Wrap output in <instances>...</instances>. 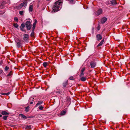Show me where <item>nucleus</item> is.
Here are the masks:
<instances>
[{
    "instance_id": "5701e85b",
    "label": "nucleus",
    "mask_w": 130,
    "mask_h": 130,
    "mask_svg": "<svg viewBox=\"0 0 130 130\" xmlns=\"http://www.w3.org/2000/svg\"><path fill=\"white\" fill-rule=\"evenodd\" d=\"M34 22L33 25V26H36V25L37 22V20H36V19H35L34 20Z\"/></svg>"
},
{
    "instance_id": "c9c22d12",
    "label": "nucleus",
    "mask_w": 130,
    "mask_h": 130,
    "mask_svg": "<svg viewBox=\"0 0 130 130\" xmlns=\"http://www.w3.org/2000/svg\"><path fill=\"white\" fill-rule=\"evenodd\" d=\"M34 31H32V32H31V34L30 35V36L31 37H34Z\"/></svg>"
},
{
    "instance_id": "4be33fe9",
    "label": "nucleus",
    "mask_w": 130,
    "mask_h": 130,
    "mask_svg": "<svg viewBox=\"0 0 130 130\" xmlns=\"http://www.w3.org/2000/svg\"><path fill=\"white\" fill-rule=\"evenodd\" d=\"M69 2L70 4H73L74 3V0H69Z\"/></svg>"
},
{
    "instance_id": "423d86ee",
    "label": "nucleus",
    "mask_w": 130,
    "mask_h": 130,
    "mask_svg": "<svg viewBox=\"0 0 130 130\" xmlns=\"http://www.w3.org/2000/svg\"><path fill=\"white\" fill-rule=\"evenodd\" d=\"M28 35L27 34H25L24 35V40L25 41H27L28 39Z\"/></svg>"
},
{
    "instance_id": "37998d69",
    "label": "nucleus",
    "mask_w": 130,
    "mask_h": 130,
    "mask_svg": "<svg viewBox=\"0 0 130 130\" xmlns=\"http://www.w3.org/2000/svg\"><path fill=\"white\" fill-rule=\"evenodd\" d=\"M3 72V71L2 70H0V74L2 73Z\"/></svg>"
},
{
    "instance_id": "58836bf2",
    "label": "nucleus",
    "mask_w": 130,
    "mask_h": 130,
    "mask_svg": "<svg viewBox=\"0 0 130 130\" xmlns=\"http://www.w3.org/2000/svg\"><path fill=\"white\" fill-rule=\"evenodd\" d=\"M10 94V93L9 92H8V93H4V95H6L8 94Z\"/></svg>"
},
{
    "instance_id": "412c9836",
    "label": "nucleus",
    "mask_w": 130,
    "mask_h": 130,
    "mask_svg": "<svg viewBox=\"0 0 130 130\" xmlns=\"http://www.w3.org/2000/svg\"><path fill=\"white\" fill-rule=\"evenodd\" d=\"M75 76H71L70 77L69 79L70 80H74L75 78Z\"/></svg>"
},
{
    "instance_id": "79ce46f5",
    "label": "nucleus",
    "mask_w": 130,
    "mask_h": 130,
    "mask_svg": "<svg viewBox=\"0 0 130 130\" xmlns=\"http://www.w3.org/2000/svg\"><path fill=\"white\" fill-rule=\"evenodd\" d=\"M100 26H98L97 28V29H98V30H100Z\"/></svg>"
},
{
    "instance_id": "9b49d317",
    "label": "nucleus",
    "mask_w": 130,
    "mask_h": 130,
    "mask_svg": "<svg viewBox=\"0 0 130 130\" xmlns=\"http://www.w3.org/2000/svg\"><path fill=\"white\" fill-rule=\"evenodd\" d=\"M2 114L3 115L8 116L9 115V113L5 111H3L1 112Z\"/></svg>"
},
{
    "instance_id": "393cba45",
    "label": "nucleus",
    "mask_w": 130,
    "mask_h": 130,
    "mask_svg": "<svg viewBox=\"0 0 130 130\" xmlns=\"http://www.w3.org/2000/svg\"><path fill=\"white\" fill-rule=\"evenodd\" d=\"M12 74V71H10L8 74L7 75V76H10Z\"/></svg>"
},
{
    "instance_id": "2f4dec72",
    "label": "nucleus",
    "mask_w": 130,
    "mask_h": 130,
    "mask_svg": "<svg viewBox=\"0 0 130 130\" xmlns=\"http://www.w3.org/2000/svg\"><path fill=\"white\" fill-rule=\"evenodd\" d=\"M29 101H34V98H30L29 99Z\"/></svg>"
},
{
    "instance_id": "f03ea898",
    "label": "nucleus",
    "mask_w": 130,
    "mask_h": 130,
    "mask_svg": "<svg viewBox=\"0 0 130 130\" xmlns=\"http://www.w3.org/2000/svg\"><path fill=\"white\" fill-rule=\"evenodd\" d=\"M28 21L26 23V26L28 30H30L31 28V22L32 21Z\"/></svg>"
},
{
    "instance_id": "a878e982",
    "label": "nucleus",
    "mask_w": 130,
    "mask_h": 130,
    "mask_svg": "<svg viewBox=\"0 0 130 130\" xmlns=\"http://www.w3.org/2000/svg\"><path fill=\"white\" fill-rule=\"evenodd\" d=\"M66 110L65 111H62L61 112V114L64 115H65V114L66 113Z\"/></svg>"
},
{
    "instance_id": "473e14b6",
    "label": "nucleus",
    "mask_w": 130,
    "mask_h": 130,
    "mask_svg": "<svg viewBox=\"0 0 130 130\" xmlns=\"http://www.w3.org/2000/svg\"><path fill=\"white\" fill-rule=\"evenodd\" d=\"M29 108L28 106V107H26L25 108V111L26 112L28 111H29Z\"/></svg>"
},
{
    "instance_id": "de8ad7c7",
    "label": "nucleus",
    "mask_w": 130,
    "mask_h": 130,
    "mask_svg": "<svg viewBox=\"0 0 130 130\" xmlns=\"http://www.w3.org/2000/svg\"><path fill=\"white\" fill-rule=\"evenodd\" d=\"M24 1H27V0H24Z\"/></svg>"
},
{
    "instance_id": "4468645a",
    "label": "nucleus",
    "mask_w": 130,
    "mask_h": 130,
    "mask_svg": "<svg viewBox=\"0 0 130 130\" xmlns=\"http://www.w3.org/2000/svg\"><path fill=\"white\" fill-rule=\"evenodd\" d=\"M80 77V80L83 82H85V81L87 79V77L86 76H82Z\"/></svg>"
},
{
    "instance_id": "ea45409f",
    "label": "nucleus",
    "mask_w": 130,
    "mask_h": 130,
    "mask_svg": "<svg viewBox=\"0 0 130 130\" xmlns=\"http://www.w3.org/2000/svg\"><path fill=\"white\" fill-rule=\"evenodd\" d=\"M55 92L57 93H60V91L59 90H57L55 91Z\"/></svg>"
},
{
    "instance_id": "c03bdc74",
    "label": "nucleus",
    "mask_w": 130,
    "mask_h": 130,
    "mask_svg": "<svg viewBox=\"0 0 130 130\" xmlns=\"http://www.w3.org/2000/svg\"><path fill=\"white\" fill-rule=\"evenodd\" d=\"M0 94L2 95H4V93H1Z\"/></svg>"
},
{
    "instance_id": "bb28decb",
    "label": "nucleus",
    "mask_w": 130,
    "mask_h": 130,
    "mask_svg": "<svg viewBox=\"0 0 130 130\" xmlns=\"http://www.w3.org/2000/svg\"><path fill=\"white\" fill-rule=\"evenodd\" d=\"M14 26L16 28H17L19 27V25L17 23H14L13 24Z\"/></svg>"
},
{
    "instance_id": "cd10ccee",
    "label": "nucleus",
    "mask_w": 130,
    "mask_h": 130,
    "mask_svg": "<svg viewBox=\"0 0 130 130\" xmlns=\"http://www.w3.org/2000/svg\"><path fill=\"white\" fill-rule=\"evenodd\" d=\"M43 66L45 67H46L47 65V63L46 62H44L43 64Z\"/></svg>"
},
{
    "instance_id": "72a5a7b5",
    "label": "nucleus",
    "mask_w": 130,
    "mask_h": 130,
    "mask_svg": "<svg viewBox=\"0 0 130 130\" xmlns=\"http://www.w3.org/2000/svg\"><path fill=\"white\" fill-rule=\"evenodd\" d=\"M24 11H21L19 12V14L20 15H22L23 14Z\"/></svg>"
},
{
    "instance_id": "6e6552de",
    "label": "nucleus",
    "mask_w": 130,
    "mask_h": 130,
    "mask_svg": "<svg viewBox=\"0 0 130 130\" xmlns=\"http://www.w3.org/2000/svg\"><path fill=\"white\" fill-rule=\"evenodd\" d=\"M102 10L101 9H98L96 12V14L97 15H99L102 13Z\"/></svg>"
},
{
    "instance_id": "dca6fc26",
    "label": "nucleus",
    "mask_w": 130,
    "mask_h": 130,
    "mask_svg": "<svg viewBox=\"0 0 130 130\" xmlns=\"http://www.w3.org/2000/svg\"><path fill=\"white\" fill-rule=\"evenodd\" d=\"M104 39H103L102 40V41L98 45L97 47H98L99 46L102 45L104 42Z\"/></svg>"
},
{
    "instance_id": "a19ab883",
    "label": "nucleus",
    "mask_w": 130,
    "mask_h": 130,
    "mask_svg": "<svg viewBox=\"0 0 130 130\" xmlns=\"http://www.w3.org/2000/svg\"><path fill=\"white\" fill-rule=\"evenodd\" d=\"M35 26H33V27H32V31H34V30L35 28Z\"/></svg>"
},
{
    "instance_id": "7c9ffc66",
    "label": "nucleus",
    "mask_w": 130,
    "mask_h": 130,
    "mask_svg": "<svg viewBox=\"0 0 130 130\" xmlns=\"http://www.w3.org/2000/svg\"><path fill=\"white\" fill-rule=\"evenodd\" d=\"M9 67L7 66L5 67V70L6 71H7L9 69Z\"/></svg>"
},
{
    "instance_id": "a211bd4d",
    "label": "nucleus",
    "mask_w": 130,
    "mask_h": 130,
    "mask_svg": "<svg viewBox=\"0 0 130 130\" xmlns=\"http://www.w3.org/2000/svg\"><path fill=\"white\" fill-rule=\"evenodd\" d=\"M20 116H21L22 118L24 119H26L27 118V117L24 115L22 114H20L19 115Z\"/></svg>"
},
{
    "instance_id": "aec40b11",
    "label": "nucleus",
    "mask_w": 130,
    "mask_h": 130,
    "mask_svg": "<svg viewBox=\"0 0 130 130\" xmlns=\"http://www.w3.org/2000/svg\"><path fill=\"white\" fill-rule=\"evenodd\" d=\"M68 84V82L67 81H65L63 83V86L64 87H65Z\"/></svg>"
},
{
    "instance_id": "f704fd0d",
    "label": "nucleus",
    "mask_w": 130,
    "mask_h": 130,
    "mask_svg": "<svg viewBox=\"0 0 130 130\" xmlns=\"http://www.w3.org/2000/svg\"><path fill=\"white\" fill-rule=\"evenodd\" d=\"M21 28H24L25 27V25L24 23H22L21 25Z\"/></svg>"
},
{
    "instance_id": "4c0bfd02",
    "label": "nucleus",
    "mask_w": 130,
    "mask_h": 130,
    "mask_svg": "<svg viewBox=\"0 0 130 130\" xmlns=\"http://www.w3.org/2000/svg\"><path fill=\"white\" fill-rule=\"evenodd\" d=\"M20 27L22 31H25V30L24 29V28H21V26H20Z\"/></svg>"
},
{
    "instance_id": "f257e3e1",
    "label": "nucleus",
    "mask_w": 130,
    "mask_h": 130,
    "mask_svg": "<svg viewBox=\"0 0 130 130\" xmlns=\"http://www.w3.org/2000/svg\"><path fill=\"white\" fill-rule=\"evenodd\" d=\"M62 2L61 0H58L55 2L53 8L54 12H56L59 10L61 9Z\"/></svg>"
},
{
    "instance_id": "c756f323",
    "label": "nucleus",
    "mask_w": 130,
    "mask_h": 130,
    "mask_svg": "<svg viewBox=\"0 0 130 130\" xmlns=\"http://www.w3.org/2000/svg\"><path fill=\"white\" fill-rule=\"evenodd\" d=\"M8 116H4L3 117V118L4 120H6L7 119Z\"/></svg>"
},
{
    "instance_id": "c85d7f7f",
    "label": "nucleus",
    "mask_w": 130,
    "mask_h": 130,
    "mask_svg": "<svg viewBox=\"0 0 130 130\" xmlns=\"http://www.w3.org/2000/svg\"><path fill=\"white\" fill-rule=\"evenodd\" d=\"M43 107L42 105L38 107L39 109L40 110H42L43 109Z\"/></svg>"
},
{
    "instance_id": "6ab92c4d",
    "label": "nucleus",
    "mask_w": 130,
    "mask_h": 130,
    "mask_svg": "<svg viewBox=\"0 0 130 130\" xmlns=\"http://www.w3.org/2000/svg\"><path fill=\"white\" fill-rule=\"evenodd\" d=\"M31 126L30 125H27L26 127V129L27 130L30 129L31 128Z\"/></svg>"
},
{
    "instance_id": "39448f33",
    "label": "nucleus",
    "mask_w": 130,
    "mask_h": 130,
    "mask_svg": "<svg viewBox=\"0 0 130 130\" xmlns=\"http://www.w3.org/2000/svg\"><path fill=\"white\" fill-rule=\"evenodd\" d=\"M18 41H16V45L17 47L18 48L20 47L22 45V44L20 42L21 41L19 39H18Z\"/></svg>"
},
{
    "instance_id": "b1692460",
    "label": "nucleus",
    "mask_w": 130,
    "mask_h": 130,
    "mask_svg": "<svg viewBox=\"0 0 130 130\" xmlns=\"http://www.w3.org/2000/svg\"><path fill=\"white\" fill-rule=\"evenodd\" d=\"M111 0H110L109 1H108L106 2V4L107 5H109L111 4Z\"/></svg>"
},
{
    "instance_id": "ddd939ff",
    "label": "nucleus",
    "mask_w": 130,
    "mask_h": 130,
    "mask_svg": "<svg viewBox=\"0 0 130 130\" xmlns=\"http://www.w3.org/2000/svg\"><path fill=\"white\" fill-rule=\"evenodd\" d=\"M33 5L31 3L30 4L29 7V11L32 12L33 10Z\"/></svg>"
},
{
    "instance_id": "e433bc0d",
    "label": "nucleus",
    "mask_w": 130,
    "mask_h": 130,
    "mask_svg": "<svg viewBox=\"0 0 130 130\" xmlns=\"http://www.w3.org/2000/svg\"><path fill=\"white\" fill-rule=\"evenodd\" d=\"M14 20L16 22H18V19L17 17H14Z\"/></svg>"
},
{
    "instance_id": "7ed1b4c3",
    "label": "nucleus",
    "mask_w": 130,
    "mask_h": 130,
    "mask_svg": "<svg viewBox=\"0 0 130 130\" xmlns=\"http://www.w3.org/2000/svg\"><path fill=\"white\" fill-rule=\"evenodd\" d=\"M10 1L9 0H5V1H3L1 3V5H0V8H3L4 7V5L6 3H10Z\"/></svg>"
},
{
    "instance_id": "09e8293b",
    "label": "nucleus",
    "mask_w": 130,
    "mask_h": 130,
    "mask_svg": "<svg viewBox=\"0 0 130 130\" xmlns=\"http://www.w3.org/2000/svg\"><path fill=\"white\" fill-rule=\"evenodd\" d=\"M1 113V111L0 110V113Z\"/></svg>"
},
{
    "instance_id": "9d476101",
    "label": "nucleus",
    "mask_w": 130,
    "mask_h": 130,
    "mask_svg": "<svg viewBox=\"0 0 130 130\" xmlns=\"http://www.w3.org/2000/svg\"><path fill=\"white\" fill-rule=\"evenodd\" d=\"M107 19L106 18L104 17L101 19V22L102 23H104L107 21Z\"/></svg>"
},
{
    "instance_id": "f3484780",
    "label": "nucleus",
    "mask_w": 130,
    "mask_h": 130,
    "mask_svg": "<svg viewBox=\"0 0 130 130\" xmlns=\"http://www.w3.org/2000/svg\"><path fill=\"white\" fill-rule=\"evenodd\" d=\"M111 4L112 5H114L117 4V3L116 2L115 0H111Z\"/></svg>"
},
{
    "instance_id": "20e7f679",
    "label": "nucleus",
    "mask_w": 130,
    "mask_h": 130,
    "mask_svg": "<svg viewBox=\"0 0 130 130\" xmlns=\"http://www.w3.org/2000/svg\"><path fill=\"white\" fill-rule=\"evenodd\" d=\"M27 5V3L25 2H24L20 5L19 7L20 8H21L23 7H25Z\"/></svg>"
},
{
    "instance_id": "2eb2a0df",
    "label": "nucleus",
    "mask_w": 130,
    "mask_h": 130,
    "mask_svg": "<svg viewBox=\"0 0 130 130\" xmlns=\"http://www.w3.org/2000/svg\"><path fill=\"white\" fill-rule=\"evenodd\" d=\"M43 102V101H38L37 104L35 106V107H37L38 106L40 105Z\"/></svg>"
},
{
    "instance_id": "0eeeda50",
    "label": "nucleus",
    "mask_w": 130,
    "mask_h": 130,
    "mask_svg": "<svg viewBox=\"0 0 130 130\" xmlns=\"http://www.w3.org/2000/svg\"><path fill=\"white\" fill-rule=\"evenodd\" d=\"M96 38L97 40L100 41L102 39V36L100 34H98L96 35Z\"/></svg>"
},
{
    "instance_id": "f8f14e48",
    "label": "nucleus",
    "mask_w": 130,
    "mask_h": 130,
    "mask_svg": "<svg viewBox=\"0 0 130 130\" xmlns=\"http://www.w3.org/2000/svg\"><path fill=\"white\" fill-rule=\"evenodd\" d=\"M90 65L91 68L94 67L96 65L95 62L94 61L91 62L90 63Z\"/></svg>"
},
{
    "instance_id": "1a4fd4ad",
    "label": "nucleus",
    "mask_w": 130,
    "mask_h": 130,
    "mask_svg": "<svg viewBox=\"0 0 130 130\" xmlns=\"http://www.w3.org/2000/svg\"><path fill=\"white\" fill-rule=\"evenodd\" d=\"M85 70V68H82V69L81 70V72L80 73V74L79 75V76L80 77H82V76H83L84 75V71Z\"/></svg>"
},
{
    "instance_id": "49530a36",
    "label": "nucleus",
    "mask_w": 130,
    "mask_h": 130,
    "mask_svg": "<svg viewBox=\"0 0 130 130\" xmlns=\"http://www.w3.org/2000/svg\"><path fill=\"white\" fill-rule=\"evenodd\" d=\"M2 116V115H0V117H1Z\"/></svg>"
},
{
    "instance_id": "a18cd8bd",
    "label": "nucleus",
    "mask_w": 130,
    "mask_h": 130,
    "mask_svg": "<svg viewBox=\"0 0 130 130\" xmlns=\"http://www.w3.org/2000/svg\"><path fill=\"white\" fill-rule=\"evenodd\" d=\"M33 103V102L31 101L30 102V104H32Z\"/></svg>"
}]
</instances>
